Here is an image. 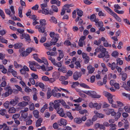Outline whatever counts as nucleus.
Returning a JSON list of instances; mask_svg holds the SVG:
<instances>
[{
    "label": "nucleus",
    "instance_id": "obj_34",
    "mask_svg": "<svg viewBox=\"0 0 130 130\" xmlns=\"http://www.w3.org/2000/svg\"><path fill=\"white\" fill-rule=\"evenodd\" d=\"M52 8L53 11L55 12H57L58 11V8L57 6L53 5L51 6Z\"/></svg>",
    "mask_w": 130,
    "mask_h": 130
},
{
    "label": "nucleus",
    "instance_id": "obj_60",
    "mask_svg": "<svg viewBox=\"0 0 130 130\" xmlns=\"http://www.w3.org/2000/svg\"><path fill=\"white\" fill-rule=\"evenodd\" d=\"M73 74V72L71 71H69L66 74L67 76H71Z\"/></svg>",
    "mask_w": 130,
    "mask_h": 130
},
{
    "label": "nucleus",
    "instance_id": "obj_8",
    "mask_svg": "<svg viewBox=\"0 0 130 130\" xmlns=\"http://www.w3.org/2000/svg\"><path fill=\"white\" fill-rule=\"evenodd\" d=\"M12 91V90L9 89L8 91H7L5 93L2 94V96L3 98L7 97L9 95L11 94Z\"/></svg>",
    "mask_w": 130,
    "mask_h": 130
},
{
    "label": "nucleus",
    "instance_id": "obj_15",
    "mask_svg": "<svg viewBox=\"0 0 130 130\" xmlns=\"http://www.w3.org/2000/svg\"><path fill=\"white\" fill-rule=\"evenodd\" d=\"M50 3L52 4H56L58 6L60 5L61 2L58 0H52L51 1Z\"/></svg>",
    "mask_w": 130,
    "mask_h": 130
},
{
    "label": "nucleus",
    "instance_id": "obj_59",
    "mask_svg": "<svg viewBox=\"0 0 130 130\" xmlns=\"http://www.w3.org/2000/svg\"><path fill=\"white\" fill-rule=\"evenodd\" d=\"M96 18V16L94 14H92L90 17V20L92 21H93Z\"/></svg>",
    "mask_w": 130,
    "mask_h": 130
},
{
    "label": "nucleus",
    "instance_id": "obj_18",
    "mask_svg": "<svg viewBox=\"0 0 130 130\" xmlns=\"http://www.w3.org/2000/svg\"><path fill=\"white\" fill-rule=\"evenodd\" d=\"M48 10L49 8H44L42 9V13L45 15H47L48 14Z\"/></svg>",
    "mask_w": 130,
    "mask_h": 130
},
{
    "label": "nucleus",
    "instance_id": "obj_25",
    "mask_svg": "<svg viewBox=\"0 0 130 130\" xmlns=\"http://www.w3.org/2000/svg\"><path fill=\"white\" fill-rule=\"evenodd\" d=\"M45 22L46 20L45 19H41L40 21V24L42 26H44L46 25Z\"/></svg>",
    "mask_w": 130,
    "mask_h": 130
},
{
    "label": "nucleus",
    "instance_id": "obj_17",
    "mask_svg": "<svg viewBox=\"0 0 130 130\" xmlns=\"http://www.w3.org/2000/svg\"><path fill=\"white\" fill-rule=\"evenodd\" d=\"M39 112L38 111L35 110L33 111V113L35 117L37 118H39Z\"/></svg>",
    "mask_w": 130,
    "mask_h": 130
},
{
    "label": "nucleus",
    "instance_id": "obj_35",
    "mask_svg": "<svg viewBox=\"0 0 130 130\" xmlns=\"http://www.w3.org/2000/svg\"><path fill=\"white\" fill-rule=\"evenodd\" d=\"M115 18L116 20L119 22H121V19L115 13L114 14L112 15Z\"/></svg>",
    "mask_w": 130,
    "mask_h": 130
},
{
    "label": "nucleus",
    "instance_id": "obj_4",
    "mask_svg": "<svg viewBox=\"0 0 130 130\" xmlns=\"http://www.w3.org/2000/svg\"><path fill=\"white\" fill-rule=\"evenodd\" d=\"M18 97H15L14 99H11L10 102L9 104L12 106H14L16 105L19 102Z\"/></svg>",
    "mask_w": 130,
    "mask_h": 130
},
{
    "label": "nucleus",
    "instance_id": "obj_57",
    "mask_svg": "<svg viewBox=\"0 0 130 130\" xmlns=\"http://www.w3.org/2000/svg\"><path fill=\"white\" fill-rule=\"evenodd\" d=\"M40 6L42 9L45 8H46L48 6L47 3L42 4Z\"/></svg>",
    "mask_w": 130,
    "mask_h": 130
},
{
    "label": "nucleus",
    "instance_id": "obj_51",
    "mask_svg": "<svg viewBox=\"0 0 130 130\" xmlns=\"http://www.w3.org/2000/svg\"><path fill=\"white\" fill-rule=\"evenodd\" d=\"M45 30V28L43 27H40L39 28V31L40 32L43 33L44 32Z\"/></svg>",
    "mask_w": 130,
    "mask_h": 130
},
{
    "label": "nucleus",
    "instance_id": "obj_37",
    "mask_svg": "<svg viewBox=\"0 0 130 130\" xmlns=\"http://www.w3.org/2000/svg\"><path fill=\"white\" fill-rule=\"evenodd\" d=\"M66 115L71 120H72L73 119V117L72 116L71 113L69 112H67Z\"/></svg>",
    "mask_w": 130,
    "mask_h": 130
},
{
    "label": "nucleus",
    "instance_id": "obj_19",
    "mask_svg": "<svg viewBox=\"0 0 130 130\" xmlns=\"http://www.w3.org/2000/svg\"><path fill=\"white\" fill-rule=\"evenodd\" d=\"M28 63L29 64V66L30 69H32V67H34L33 65L35 66V65L37 64L36 62L34 61H29Z\"/></svg>",
    "mask_w": 130,
    "mask_h": 130
},
{
    "label": "nucleus",
    "instance_id": "obj_28",
    "mask_svg": "<svg viewBox=\"0 0 130 130\" xmlns=\"http://www.w3.org/2000/svg\"><path fill=\"white\" fill-rule=\"evenodd\" d=\"M8 111L9 113H14L16 111V109L14 107H12L9 109Z\"/></svg>",
    "mask_w": 130,
    "mask_h": 130
},
{
    "label": "nucleus",
    "instance_id": "obj_36",
    "mask_svg": "<svg viewBox=\"0 0 130 130\" xmlns=\"http://www.w3.org/2000/svg\"><path fill=\"white\" fill-rule=\"evenodd\" d=\"M96 25H97V27H102L103 26V22L102 21H99V22L97 23V24H95Z\"/></svg>",
    "mask_w": 130,
    "mask_h": 130
},
{
    "label": "nucleus",
    "instance_id": "obj_29",
    "mask_svg": "<svg viewBox=\"0 0 130 130\" xmlns=\"http://www.w3.org/2000/svg\"><path fill=\"white\" fill-rule=\"evenodd\" d=\"M123 61L121 60L120 58H118L117 59V65H118V63H119L120 65H122L123 64Z\"/></svg>",
    "mask_w": 130,
    "mask_h": 130
},
{
    "label": "nucleus",
    "instance_id": "obj_10",
    "mask_svg": "<svg viewBox=\"0 0 130 130\" xmlns=\"http://www.w3.org/2000/svg\"><path fill=\"white\" fill-rule=\"evenodd\" d=\"M87 69L88 70V73L91 74L93 73L94 71L95 68L93 67L91 65H89L87 67Z\"/></svg>",
    "mask_w": 130,
    "mask_h": 130
},
{
    "label": "nucleus",
    "instance_id": "obj_23",
    "mask_svg": "<svg viewBox=\"0 0 130 130\" xmlns=\"http://www.w3.org/2000/svg\"><path fill=\"white\" fill-rule=\"evenodd\" d=\"M74 121L77 124H80L82 122L80 118H76L74 119Z\"/></svg>",
    "mask_w": 130,
    "mask_h": 130
},
{
    "label": "nucleus",
    "instance_id": "obj_7",
    "mask_svg": "<svg viewBox=\"0 0 130 130\" xmlns=\"http://www.w3.org/2000/svg\"><path fill=\"white\" fill-rule=\"evenodd\" d=\"M28 104V103L27 102L23 101L18 103V106H19L20 108H22L23 107L26 106Z\"/></svg>",
    "mask_w": 130,
    "mask_h": 130
},
{
    "label": "nucleus",
    "instance_id": "obj_62",
    "mask_svg": "<svg viewBox=\"0 0 130 130\" xmlns=\"http://www.w3.org/2000/svg\"><path fill=\"white\" fill-rule=\"evenodd\" d=\"M52 44H52L51 42L50 43L49 42H48V43H46L43 44L44 45V46H46V47H50L52 45Z\"/></svg>",
    "mask_w": 130,
    "mask_h": 130
},
{
    "label": "nucleus",
    "instance_id": "obj_12",
    "mask_svg": "<svg viewBox=\"0 0 130 130\" xmlns=\"http://www.w3.org/2000/svg\"><path fill=\"white\" fill-rule=\"evenodd\" d=\"M43 119L41 118H39L36 121V126L37 127L41 126V123L42 122Z\"/></svg>",
    "mask_w": 130,
    "mask_h": 130
},
{
    "label": "nucleus",
    "instance_id": "obj_39",
    "mask_svg": "<svg viewBox=\"0 0 130 130\" xmlns=\"http://www.w3.org/2000/svg\"><path fill=\"white\" fill-rule=\"evenodd\" d=\"M6 112V110L5 109H3L0 110V114L2 116H4Z\"/></svg>",
    "mask_w": 130,
    "mask_h": 130
},
{
    "label": "nucleus",
    "instance_id": "obj_47",
    "mask_svg": "<svg viewBox=\"0 0 130 130\" xmlns=\"http://www.w3.org/2000/svg\"><path fill=\"white\" fill-rule=\"evenodd\" d=\"M61 62H58L57 63L55 62L53 64L56 66L57 67L59 68H60L62 66V64Z\"/></svg>",
    "mask_w": 130,
    "mask_h": 130
},
{
    "label": "nucleus",
    "instance_id": "obj_5",
    "mask_svg": "<svg viewBox=\"0 0 130 130\" xmlns=\"http://www.w3.org/2000/svg\"><path fill=\"white\" fill-rule=\"evenodd\" d=\"M82 75V73L81 72H76L73 74V79L75 80H77L79 77H81Z\"/></svg>",
    "mask_w": 130,
    "mask_h": 130
},
{
    "label": "nucleus",
    "instance_id": "obj_53",
    "mask_svg": "<svg viewBox=\"0 0 130 130\" xmlns=\"http://www.w3.org/2000/svg\"><path fill=\"white\" fill-rule=\"evenodd\" d=\"M28 113L27 112H22V116L24 119H26L27 117Z\"/></svg>",
    "mask_w": 130,
    "mask_h": 130
},
{
    "label": "nucleus",
    "instance_id": "obj_64",
    "mask_svg": "<svg viewBox=\"0 0 130 130\" xmlns=\"http://www.w3.org/2000/svg\"><path fill=\"white\" fill-rule=\"evenodd\" d=\"M28 53L26 51H24L23 52H22V56H26L28 55Z\"/></svg>",
    "mask_w": 130,
    "mask_h": 130
},
{
    "label": "nucleus",
    "instance_id": "obj_1",
    "mask_svg": "<svg viewBox=\"0 0 130 130\" xmlns=\"http://www.w3.org/2000/svg\"><path fill=\"white\" fill-rule=\"evenodd\" d=\"M100 47V51L101 53L98 55V57L99 58H103L105 57L106 58H109L110 56L108 54V53L106 51V49L101 45Z\"/></svg>",
    "mask_w": 130,
    "mask_h": 130
},
{
    "label": "nucleus",
    "instance_id": "obj_24",
    "mask_svg": "<svg viewBox=\"0 0 130 130\" xmlns=\"http://www.w3.org/2000/svg\"><path fill=\"white\" fill-rule=\"evenodd\" d=\"M103 93L104 95L107 98H109V97L112 95L110 93L106 91H104L103 92Z\"/></svg>",
    "mask_w": 130,
    "mask_h": 130
},
{
    "label": "nucleus",
    "instance_id": "obj_33",
    "mask_svg": "<svg viewBox=\"0 0 130 130\" xmlns=\"http://www.w3.org/2000/svg\"><path fill=\"white\" fill-rule=\"evenodd\" d=\"M119 53L116 51H115L111 54V55L113 57H117Z\"/></svg>",
    "mask_w": 130,
    "mask_h": 130
},
{
    "label": "nucleus",
    "instance_id": "obj_2",
    "mask_svg": "<svg viewBox=\"0 0 130 130\" xmlns=\"http://www.w3.org/2000/svg\"><path fill=\"white\" fill-rule=\"evenodd\" d=\"M20 38L21 39H22L24 38L29 43L31 41L30 37L29 35L27 34H22L20 35Z\"/></svg>",
    "mask_w": 130,
    "mask_h": 130
},
{
    "label": "nucleus",
    "instance_id": "obj_49",
    "mask_svg": "<svg viewBox=\"0 0 130 130\" xmlns=\"http://www.w3.org/2000/svg\"><path fill=\"white\" fill-rule=\"evenodd\" d=\"M23 100L25 101V102H28L29 101L30 98L28 96H25L23 97Z\"/></svg>",
    "mask_w": 130,
    "mask_h": 130
},
{
    "label": "nucleus",
    "instance_id": "obj_13",
    "mask_svg": "<svg viewBox=\"0 0 130 130\" xmlns=\"http://www.w3.org/2000/svg\"><path fill=\"white\" fill-rule=\"evenodd\" d=\"M58 124L60 126L62 125H66L67 124V121L66 120L61 119L60 120V122H58Z\"/></svg>",
    "mask_w": 130,
    "mask_h": 130
},
{
    "label": "nucleus",
    "instance_id": "obj_55",
    "mask_svg": "<svg viewBox=\"0 0 130 130\" xmlns=\"http://www.w3.org/2000/svg\"><path fill=\"white\" fill-rule=\"evenodd\" d=\"M42 79L43 80L47 81L49 80V78L46 76H44L42 77Z\"/></svg>",
    "mask_w": 130,
    "mask_h": 130
},
{
    "label": "nucleus",
    "instance_id": "obj_9",
    "mask_svg": "<svg viewBox=\"0 0 130 130\" xmlns=\"http://www.w3.org/2000/svg\"><path fill=\"white\" fill-rule=\"evenodd\" d=\"M57 113L59 114V116L61 117H64L65 116V114L64 113V112L63 111V109L62 108H61L57 110Z\"/></svg>",
    "mask_w": 130,
    "mask_h": 130
},
{
    "label": "nucleus",
    "instance_id": "obj_38",
    "mask_svg": "<svg viewBox=\"0 0 130 130\" xmlns=\"http://www.w3.org/2000/svg\"><path fill=\"white\" fill-rule=\"evenodd\" d=\"M80 85L81 87L85 88H90V87L88 86L83 83H82L80 84Z\"/></svg>",
    "mask_w": 130,
    "mask_h": 130
},
{
    "label": "nucleus",
    "instance_id": "obj_48",
    "mask_svg": "<svg viewBox=\"0 0 130 130\" xmlns=\"http://www.w3.org/2000/svg\"><path fill=\"white\" fill-rule=\"evenodd\" d=\"M96 92L93 91H89V95H90L92 98H93L95 94H96Z\"/></svg>",
    "mask_w": 130,
    "mask_h": 130
},
{
    "label": "nucleus",
    "instance_id": "obj_32",
    "mask_svg": "<svg viewBox=\"0 0 130 130\" xmlns=\"http://www.w3.org/2000/svg\"><path fill=\"white\" fill-rule=\"evenodd\" d=\"M47 104H45L41 108L40 110V111L41 112H43L45 109L47 108Z\"/></svg>",
    "mask_w": 130,
    "mask_h": 130
},
{
    "label": "nucleus",
    "instance_id": "obj_20",
    "mask_svg": "<svg viewBox=\"0 0 130 130\" xmlns=\"http://www.w3.org/2000/svg\"><path fill=\"white\" fill-rule=\"evenodd\" d=\"M28 63L29 64V66L30 69H32V67H34L33 65L35 66V65L37 64L36 62L34 61H29Z\"/></svg>",
    "mask_w": 130,
    "mask_h": 130
},
{
    "label": "nucleus",
    "instance_id": "obj_22",
    "mask_svg": "<svg viewBox=\"0 0 130 130\" xmlns=\"http://www.w3.org/2000/svg\"><path fill=\"white\" fill-rule=\"evenodd\" d=\"M120 75L122 76V79L124 81L125 80L127 76V74L126 73H123L122 72L119 75Z\"/></svg>",
    "mask_w": 130,
    "mask_h": 130
},
{
    "label": "nucleus",
    "instance_id": "obj_63",
    "mask_svg": "<svg viewBox=\"0 0 130 130\" xmlns=\"http://www.w3.org/2000/svg\"><path fill=\"white\" fill-rule=\"evenodd\" d=\"M106 113L108 115L111 114V112L113 111V109H107L106 110Z\"/></svg>",
    "mask_w": 130,
    "mask_h": 130
},
{
    "label": "nucleus",
    "instance_id": "obj_43",
    "mask_svg": "<svg viewBox=\"0 0 130 130\" xmlns=\"http://www.w3.org/2000/svg\"><path fill=\"white\" fill-rule=\"evenodd\" d=\"M125 125L124 127L126 129H127L129 127V124L127 121H126L124 123Z\"/></svg>",
    "mask_w": 130,
    "mask_h": 130
},
{
    "label": "nucleus",
    "instance_id": "obj_61",
    "mask_svg": "<svg viewBox=\"0 0 130 130\" xmlns=\"http://www.w3.org/2000/svg\"><path fill=\"white\" fill-rule=\"evenodd\" d=\"M75 64L76 65V66L75 67L76 68H78V67L79 68L80 67L81 65L79 61H76L75 62Z\"/></svg>",
    "mask_w": 130,
    "mask_h": 130
},
{
    "label": "nucleus",
    "instance_id": "obj_21",
    "mask_svg": "<svg viewBox=\"0 0 130 130\" xmlns=\"http://www.w3.org/2000/svg\"><path fill=\"white\" fill-rule=\"evenodd\" d=\"M93 123V122L91 121V119H89L87 120V122L85 123V124L88 127L92 125Z\"/></svg>",
    "mask_w": 130,
    "mask_h": 130
},
{
    "label": "nucleus",
    "instance_id": "obj_50",
    "mask_svg": "<svg viewBox=\"0 0 130 130\" xmlns=\"http://www.w3.org/2000/svg\"><path fill=\"white\" fill-rule=\"evenodd\" d=\"M31 76L32 78L35 79H37L38 78V76L37 75L32 73L31 74Z\"/></svg>",
    "mask_w": 130,
    "mask_h": 130
},
{
    "label": "nucleus",
    "instance_id": "obj_45",
    "mask_svg": "<svg viewBox=\"0 0 130 130\" xmlns=\"http://www.w3.org/2000/svg\"><path fill=\"white\" fill-rule=\"evenodd\" d=\"M51 89H48L47 93V98L49 99L52 95V94L51 93Z\"/></svg>",
    "mask_w": 130,
    "mask_h": 130
},
{
    "label": "nucleus",
    "instance_id": "obj_30",
    "mask_svg": "<svg viewBox=\"0 0 130 130\" xmlns=\"http://www.w3.org/2000/svg\"><path fill=\"white\" fill-rule=\"evenodd\" d=\"M9 72L11 73L12 75L14 77H16L17 75V72L13 69H10Z\"/></svg>",
    "mask_w": 130,
    "mask_h": 130
},
{
    "label": "nucleus",
    "instance_id": "obj_11",
    "mask_svg": "<svg viewBox=\"0 0 130 130\" xmlns=\"http://www.w3.org/2000/svg\"><path fill=\"white\" fill-rule=\"evenodd\" d=\"M104 8H106V10L108 13H109L111 15H113L115 13L112 11L111 9L107 6H103Z\"/></svg>",
    "mask_w": 130,
    "mask_h": 130
},
{
    "label": "nucleus",
    "instance_id": "obj_56",
    "mask_svg": "<svg viewBox=\"0 0 130 130\" xmlns=\"http://www.w3.org/2000/svg\"><path fill=\"white\" fill-rule=\"evenodd\" d=\"M79 112L80 113L82 114V115H83L85 113H87L88 112V111L87 110H85V109L83 110H80L79 111Z\"/></svg>",
    "mask_w": 130,
    "mask_h": 130
},
{
    "label": "nucleus",
    "instance_id": "obj_41",
    "mask_svg": "<svg viewBox=\"0 0 130 130\" xmlns=\"http://www.w3.org/2000/svg\"><path fill=\"white\" fill-rule=\"evenodd\" d=\"M123 109L125 110L126 112L129 113L130 112V106L129 108L128 107V106H126L124 107Z\"/></svg>",
    "mask_w": 130,
    "mask_h": 130
},
{
    "label": "nucleus",
    "instance_id": "obj_14",
    "mask_svg": "<svg viewBox=\"0 0 130 130\" xmlns=\"http://www.w3.org/2000/svg\"><path fill=\"white\" fill-rule=\"evenodd\" d=\"M74 6V5L72 4H66L63 6L62 8L66 10L69 9L70 7H72Z\"/></svg>",
    "mask_w": 130,
    "mask_h": 130
},
{
    "label": "nucleus",
    "instance_id": "obj_16",
    "mask_svg": "<svg viewBox=\"0 0 130 130\" xmlns=\"http://www.w3.org/2000/svg\"><path fill=\"white\" fill-rule=\"evenodd\" d=\"M23 45V44L21 43H16L14 45V48L16 49L21 48Z\"/></svg>",
    "mask_w": 130,
    "mask_h": 130
},
{
    "label": "nucleus",
    "instance_id": "obj_46",
    "mask_svg": "<svg viewBox=\"0 0 130 130\" xmlns=\"http://www.w3.org/2000/svg\"><path fill=\"white\" fill-rule=\"evenodd\" d=\"M42 61L43 62V63L46 66H48V63L46 58L44 57H43L42 58Z\"/></svg>",
    "mask_w": 130,
    "mask_h": 130
},
{
    "label": "nucleus",
    "instance_id": "obj_26",
    "mask_svg": "<svg viewBox=\"0 0 130 130\" xmlns=\"http://www.w3.org/2000/svg\"><path fill=\"white\" fill-rule=\"evenodd\" d=\"M121 115V113L119 112H118L116 114V116H115V121H117L118 119L119 118Z\"/></svg>",
    "mask_w": 130,
    "mask_h": 130
},
{
    "label": "nucleus",
    "instance_id": "obj_42",
    "mask_svg": "<svg viewBox=\"0 0 130 130\" xmlns=\"http://www.w3.org/2000/svg\"><path fill=\"white\" fill-rule=\"evenodd\" d=\"M59 73L58 72H55L53 74V77L56 78L59 76Z\"/></svg>",
    "mask_w": 130,
    "mask_h": 130
},
{
    "label": "nucleus",
    "instance_id": "obj_6",
    "mask_svg": "<svg viewBox=\"0 0 130 130\" xmlns=\"http://www.w3.org/2000/svg\"><path fill=\"white\" fill-rule=\"evenodd\" d=\"M107 75H105L103 79V82H102L101 81H99L98 82L97 84L99 86H102L104 84H105L107 82Z\"/></svg>",
    "mask_w": 130,
    "mask_h": 130
},
{
    "label": "nucleus",
    "instance_id": "obj_40",
    "mask_svg": "<svg viewBox=\"0 0 130 130\" xmlns=\"http://www.w3.org/2000/svg\"><path fill=\"white\" fill-rule=\"evenodd\" d=\"M58 40L57 39H56L54 37L53 38L51 42L54 45H55Z\"/></svg>",
    "mask_w": 130,
    "mask_h": 130
},
{
    "label": "nucleus",
    "instance_id": "obj_54",
    "mask_svg": "<svg viewBox=\"0 0 130 130\" xmlns=\"http://www.w3.org/2000/svg\"><path fill=\"white\" fill-rule=\"evenodd\" d=\"M20 116L19 114H15L13 115L12 118L14 119V120H15L17 119V118H19Z\"/></svg>",
    "mask_w": 130,
    "mask_h": 130
},
{
    "label": "nucleus",
    "instance_id": "obj_3",
    "mask_svg": "<svg viewBox=\"0 0 130 130\" xmlns=\"http://www.w3.org/2000/svg\"><path fill=\"white\" fill-rule=\"evenodd\" d=\"M54 103L55 104H54V103H50V105H54V107L55 109H56V110L59 109L60 108V104L59 103V102H58L57 100L54 101Z\"/></svg>",
    "mask_w": 130,
    "mask_h": 130
},
{
    "label": "nucleus",
    "instance_id": "obj_27",
    "mask_svg": "<svg viewBox=\"0 0 130 130\" xmlns=\"http://www.w3.org/2000/svg\"><path fill=\"white\" fill-rule=\"evenodd\" d=\"M77 15L80 17H82L83 14V12L82 11L78 9H77Z\"/></svg>",
    "mask_w": 130,
    "mask_h": 130
},
{
    "label": "nucleus",
    "instance_id": "obj_31",
    "mask_svg": "<svg viewBox=\"0 0 130 130\" xmlns=\"http://www.w3.org/2000/svg\"><path fill=\"white\" fill-rule=\"evenodd\" d=\"M0 41L3 43H7L8 41L5 39L3 37L0 36Z\"/></svg>",
    "mask_w": 130,
    "mask_h": 130
},
{
    "label": "nucleus",
    "instance_id": "obj_58",
    "mask_svg": "<svg viewBox=\"0 0 130 130\" xmlns=\"http://www.w3.org/2000/svg\"><path fill=\"white\" fill-rule=\"evenodd\" d=\"M57 101L59 102V103H61L63 106L65 104H66V103L62 99L57 100Z\"/></svg>",
    "mask_w": 130,
    "mask_h": 130
},
{
    "label": "nucleus",
    "instance_id": "obj_44",
    "mask_svg": "<svg viewBox=\"0 0 130 130\" xmlns=\"http://www.w3.org/2000/svg\"><path fill=\"white\" fill-rule=\"evenodd\" d=\"M5 12L6 13L7 15H9V16L11 17L12 16V15L11 14V11L10 10L8 9H5Z\"/></svg>",
    "mask_w": 130,
    "mask_h": 130
},
{
    "label": "nucleus",
    "instance_id": "obj_52",
    "mask_svg": "<svg viewBox=\"0 0 130 130\" xmlns=\"http://www.w3.org/2000/svg\"><path fill=\"white\" fill-rule=\"evenodd\" d=\"M0 15L3 19L5 18V15L4 13L1 10H0Z\"/></svg>",
    "mask_w": 130,
    "mask_h": 130
}]
</instances>
